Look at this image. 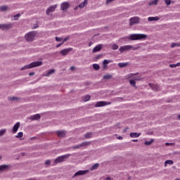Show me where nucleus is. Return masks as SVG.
Returning <instances> with one entry per match:
<instances>
[{
	"label": "nucleus",
	"instance_id": "f257e3e1",
	"mask_svg": "<svg viewBox=\"0 0 180 180\" xmlns=\"http://www.w3.org/2000/svg\"><path fill=\"white\" fill-rule=\"evenodd\" d=\"M43 64L42 61H34L32 62L31 63L25 65L23 67V70H29L30 68H34V67H40Z\"/></svg>",
	"mask_w": 180,
	"mask_h": 180
},
{
	"label": "nucleus",
	"instance_id": "f03ea898",
	"mask_svg": "<svg viewBox=\"0 0 180 180\" xmlns=\"http://www.w3.org/2000/svg\"><path fill=\"white\" fill-rule=\"evenodd\" d=\"M146 37H147V35L144 34H132L129 36L130 40H143Z\"/></svg>",
	"mask_w": 180,
	"mask_h": 180
},
{
	"label": "nucleus",
	"instance_id": "7ed1b4c3",
	"mask_svg": "<svg viewBox=\"0 0 180 180\" xmlns=\"http://www.w3.org/2000/svg\"><path fill=\"white\" fill-rule=\"evenodd\" d=\"M71 157V154H65L61 156H58L55 159V164H60V162H64L65 160L70 158Z\"/></svg>",
	"mask_w": 180,
	"mask_h": 180
},
{
	"label": "nucleus",
	"instance_id": "20e7f679",
	"mask_svg": "<svg viewBox=\"0 0 180 180\" xmlns=\"http://www.w3.org/2000/svg\"><path fill=\"white\" fill-rule=\"evenodd\" d=\"M36 37V32H30L25 35V40L27 41H33Z\"/></svg>",
	"mask_w": 180,
	"mask_h": 180
},
{
	"label": "nucleus",
	"instance_id": "39448f33",
	"mask_svg": "<svg viewBox=\"0 0 180 180\" xmlns=\"http://www.w3.org/2000/svg\"><path fill=\"white\" fill-rule=\"evenodd\" d=\"M132 49H134V47L131 45H125L123 46H121L119 49V51L120 53H124V51H129V50H131Z\"/></svg>",
	"mask_w": 180,
	"mask_h": 180
},
{
	"label": "nucleus",
	"instance_id": "423d86ee",
	"mask_svg": "<svg viewBox=\"0 0 180 180\" xmlns=\"http://www.w3.org/2000/svg\"><path fill=\"white\" fill-rule=\"evenodd\" d=\"M110 102L108 101H98L94 105L95 108H102L103 106H108V105H110Z\"/></svg>",
	"mask_w": 180,
	"mask_h": 180
},
{
	"label": "nucleus",
	"instance_id": "0eeeda50",
	"mask_svg": "<svg viewBox=\"0 0 180 180\" xmlns=\"http://www.w3.org/2000/svg\"><path fill=\"white\" fill-rule=\"evenodd\" d=\"M137 23H140V18L139 17H132L129 20L130 26H133V25H137Z\"/></svg>",
	"mask_w": 180,
	"mask_h": 180
},
{
	"label": "nucleus",
	"instance_id": "6e6552de",
	"mask_svg": "<svg viewBox=\"0 0 180 180\" xmlns=\"http://www.w3.org/2000/svg\"><path fill=\"white\" fill-rule=\"evenodd\" d=\"M57 9V4L49 6L46 10V15H50L52 12H54Z\"/></svg>",
	"mask_w": 180,
	"mask_h": 180
},
{
	"label": "nucleus",
	"instance_id": "1a4fd4ad",
	"mask_svg": "<svg viewBox=\"0 0 180 180\" xmlns=\"http://www.w3.org/2000/svg\"><path fill=\"white\" fill-rule=\"evenodd\" d=\"M89 172V170H79L74 174L75 176H79V175H85L86 174H88Z\"/></svg>",
	"mask_w": 180,
	"mask_h": 180
},
{
	"label": "nucleus",
	"instance_id": "9d476101",
	"mask_svg": "<svg viewBox=\"0 0 180 180\" xmlns=\"http://www.w3.org/2000/svg\"><path fill=\"white\" fill-rule=\"evenodd\" d=\"M11 27H12V24H0V29L1 30H6L11 29Z\"/></svg>",
	"mask_w": 180,
	"mask_h": 180
},
{
	"label": "nucleus",
	"instance_id": "9b49d317",
	"mask_svg": "<svg viewBox=\"0 0 180 180\" xmlns=\"http://www.w3.org/2000/svg\"><path fill=\"white\" fill-rule=\"evenodd\" d=\"M20 127V122L15 123L13 127L12 133L13 134H15V133H16L18 131V130L19 129Z\"/></svg>",
	"mask_w": 180,
	"mask_h": 180
},
{
	"label": "nucleus",
	"instance_id": "f8f14e48",
	"mask_svg": "<svg viewBox=\"0 0 180 180\" xmlns=\"http://www.w3.org/2000/svg\"><path fill=\"white\" fill-rule=\"evenodd\" d=\"M70 51H72V48H68V49H63L62 51H60V54L62 56H67V54H68Z\"/></svg>",
	"mask_w": 180,
	"mask_h": 180
},
{
	"label": "nucleus",
	"instance_id": "ddd939ff",
	"mask_svg": "<svg viewBox=\"0 0 180 180\" xmlns=\"http://www.w3.org/2000/svg\"><path fill=\"white\" fill-rule=\"evenodd\" d=\"M102 47H103V45L102 44H98L96 46L94 47V49H93L92 52L93 53H98V51H101V50H102Z\"/></svg>",
	"mask_w": 180,
	"mask_h": 180
},
{
	"label": "nucleus",
	"instance_id": "4468645a",
	"mask_svg": "<svg viewBox=\"0 0 180 180\" xmlns=\"http://www.w3.org/2000/svg\"><path fill=\"white\" fill-rule=\"evenodd\" d=\"M129 136L131 139H137V137H140V136H141V133L131 132Z\"/></svg>",
	"mask_w": 180,
	"mask_h": 180
},
{
	"label": "nucleus",
	"instance_id": "2eb2a0df",
	"mask_svg": "<svg viewBox=\"0 0 180 180\" xmlns=\"http://www.w3.org/2000/svg\"><path fill=\"white\" fill-rule=\"evenodd\" d=\"M70 6V4L67 3V2H64L61 4L60 8L62 9V11H67V9H68Z\"/></svg>",
	"mask_w": 180,
	"mask_h": 180
},
{
	"label": "nucleus",
	"instance_id": "dca6fc26",
	"mask_svg": "<svg viewBox=\"0 0 180 180\" xmlns=\"http://www.w3.org/2000/svg\"><path fill=\"white\" fill-rule=\"evenodd\" d=\"M56 134L58 137H65V131H57Z\"/></svg>",
	"mask_w": 180,
	"mask_h": 180
},
{
	"label": "nucleus",
	"instance_id": "f3484780",
	"mask_svg": "<svg viewBox=\"0 0 180 180\" xmlns=\"http://www.w3.org/2000/svg\"><path fill=\"white\" fill-rule=\"evenodd\" d=\"M31 120H39L40 119V114H35L34 115H31Z\"/></svg>",
	"mask_w": 180,
	"mask_h": 180
},
{
	"label": "nucleus",
	"instance_id": "a211bd4d",
	"mask_svg": "<svg viewBox=\"0 0 180 180\" xmlns=\"http://www.w3.org/2000/svg\"><path fill=\"white\" fill-rule=\"evenodd\" d=\"M86 5H88V0H84L78 7L80 8V9H82V8H84Z\"/></svg>",
	"mask_w": 180,
	"mask_h": 180
},
{
	"label": "nucleus",
	"instance_id": "6ab92c4d",
	"mask_svg": "<svg viewBox=\"0 0 180 180\" xmlns=\"http://www.w3.org/2000/svg\"><path fill=\"white\" fill-rule=\"evenodd\" d=\"M149 85L150 87H152L153 91H158V89H160V87L157 84H149Z\"/></svg>",
	"mask_w": 180,
	"mask_h": 180
},
{
	"label": "nucleus",
	"instance_id": "aec40b11",
	"mask_svg": "<svg viewBox=\"0 0 180 180\" xmlns=\"http://www.w3.org/2000/svg\"><path fill=\"white\" fill-rule=\"evenodd\" d=\"M98 168H99V163H96L90 168V171L98 169Z\"/></svg>",
	"mask_w": 180,
	"mask_h": 180
},
{
	"label": "nucleus",
	"instance_id": "412c9836",
	"mask_svg": "<svg viewBox=\"0 0 180 180\" xmlns=\"http://www.w3.org/2000/svg\"><path fill=\"white\" fill-rule=\"evenodd\" d=\"M84 146H86V143H82L79 145H77V146H74L73 148L78 149V148H81V147H84Z\"/></svg>",
	"mask_w": 180,
	"mask_h": 180
},
{
	"label": "nucleus",
	"instance_id": "4be33fe9",
	"mask_svg": "<svg viewBox=\"0 0 180 180\" xmlns=\"http://www.w3.org/2000/svg\"><path fill=\"white\" fill-rule=\"evenodd\" d=\"M127 65H129V63H118V67H120V68H123L124 67H127Z\"/></svg>",
	"mask_w": 180,
	"mask_h": 180
},
{
	"label": "nucleus",
	"instance_id": "5701e85b",
	"mask_svg": "<svg viewBox=\"0 0 180 180\" xmlns=\"http://www.w3.org/2000/svg\"><path fill=\"white\" fill-rule=\"evenodd\" d=\"M160 20V18H158V17H149L148 18V20L149 21V22H153V20Z\"/></svg>",
	"mask_w": 180,
	"mask_h": 180
},
{
	"label": "nucleus",
	"instance_id": "b1692460",
	"mask_svg": "<svg viewBox=\"0 0 180 180\" xmlns=\"http://www.w3.org/2000/svg\"><path fill=\"white\" fill-rule=\"evenodd\" d=\"M90 100H91V96L89 95H86L83 98L84 102H88V101H90Z\"/></svg>",
	"mask_w": 180,
	"mask_h": 180
},
{
	"label": "nucleus",
	"instance_id": "393cba45",
	"mask_svg": "<svg viewBox=\"0 0 180 180\" xmlns=\"http://www.w3.org/2000/svg\"><path fill=\"white\" fill-rule=\"evenodd\" d=\"M172 165V164H174V161H172V160H166L165 162V167H167V165Z\"/></svg>",
	"mask_w": 180,
	"mask_h": 180
},
{
	"label": "nucleus",
	"instance_id": "a878e982",
	"mask_svg": "<svg viewBox=\"0 0 180 180\" xmlns=\"http://www.w3.org/2000/svg\"><path fill=\"white\" fill-rule=\"evenodd\" d=\"M109 63H112V60H109L106 59L103 60V64L104 65V68L106 67V65H108V64H109Z\"/></svg>",
	"mask_w": 180,
	"mask_h": 180
},
{
	"label": "nucleus",
	"instance_id": "bb28decb",
	"mask_svg": "<svg viewBox=\"0 0 180 180\" xmlns=\"http://www.w3.org/2000/svg\"><path fill=\"white\" fill-rule=\"evenodd\" d=\"M56 72V70L51 69L48 71L46 76L49 77V75H51L52 74H54Z\"/></svg>",
	"mask_w": 180,
	"mask_h": 180
},
{
	"label": "nucleus",
	"instance_id": "cd10ccee",
	"mask_svg": "<svg viewBox=\"0 0 180 180\" xmlns=\"http://www.w3.org/2000/svg\"><path fill=\"white\" fill-rule=\"evenodd\" d=\"M154 143V139H150V141H145L146 146H150V144H153Z\"/></svg>",
	"mask_w": 180,
	"mask_h": 180
},
{
	"label": "nucleus",
	"instance_id": "c85d7f7f",
	"mask_svg": "<svg viewBox=\"0 0 180 180\" xmlns=\"http://www.w3.org/2000/svg\"><path fill=\"white\" fill-rule=\"evenodd\" d=\"M111 49L112 50H117V49H119V46L116 44H112L111 45Z\"/></svg>",
	"mask_w": 180,
	"mask_h": 180
},
{
	"label": "nucleus",
	"instance_id": "c756f323",
	"mask_svg": "<svg viewBox=\"0 0 180 180\" xmlns=\"http://www.w3.org/2000/svg\"><path fill=\"white\" fill-rule=\"evenodd\" d=\"M8 101H20V98H17V97H8Z\"/></svg>",
	"mask_w": 180,
	"mask_h": 180
},
{
	"label": "nucleus",
	"instance_id": "7c9ffc66",
	"mask_svg": "<svg viewBox=\"0 0 180 180\" xmlns=\"http://www.w3.org/2000/svg\"><path fill=\"white\" fill-rule=\"evenodd\" d=\"M84 137L86 139H91V137H92V133L91 132H88L84 135Z\"/></svg>",
	"mask_w": 180,
	"mask_h": 180
},
{
	"label": "nucleus",
	"instance_id": "2f4dec72",
	"mask_svg": "<svg viewBox=\"0 0 180 180\" xmlns=\"http://www.w3.org/2000/svg\"><path fill=\"white\" fill-rule=\"evenodd\" d=\"M6 168H8V165H1L0 166V172L4 171V169H6Z\"/></svg>",
	"mask_w": 180,
	"mask_h": 180
},
{
	"label": "nucleus",
	"instance_id": "473e14b6",
	"mask_svg": "<svg viewBox=\"0 0 180 180\" xmlns=\"http://www.w3.org/2000/svg\"><path fill=\"white\" fill-rule=\"evenodd\" d=\"M158 0H153L151 2L149 3V5L150 6H151V5H158Z\"/></svg>",
	"mask_w": 180,
	"mask_h": 180
},
{
	"label": "nucleus",
	"instance_id": "72a5a7b5",
	"mask_svg": "<svg viewBox=\"0 0 180 180\" xmlns=\"http://www.w3.org/2000/svg\"><path fill=\"white\" fill-rule=\"evenodd\" d=\"M129 84L132 86H136V80L134 79H131L129 81Z\"/></svg>",
	"mask_w": 180,
	"mask_h": 180
},
{
	"label": "nucleus",
	"instance_id": "f704fd0d",
	"mask_svg": "<svg viewBox=\"0 0 180 180\" xmlns=\"http://www.w3.org/2000/svg\"><path fill=\"white\" fill-rule=\"evenodd\" d=\"M8 9V6H2L0 7V11H1L2 12H4V11H6Z\"/></svg>",
	"mask_w": 180,
	"mask_h": 180
},
{
	"label": "nucleus",
	"instance_id": "c9c22d12",
	"mask_svg": "<svg viewBox=\"0 0 180 180\" xmlns=\"http://www.w3.org/2000/svg\"><path fill=\"white\" fill-rule=\"evenodd\" d=\"M19 18H20V14H17L15 15H13V20H18V19H19Z\"/></svg>",
	"mask_w": 180,
	"mask_h": 180
},
{
	"label": "nucleus",
	"instance_id": "e433bc0d",
	"mask_svg": "<svg viewBox=\"0 0 180 180\" xmlns=\"http://www.w3.org/2000/svg\"><path fill=\"white\" fill-rule=\"evenodd\" d=\"M93 68H94V70H99L100 66H99V65H98V64H96V63H94V64L93 65Z\"/></svg>",
	"mask_w": 180,
	"mask_h": 180
},
{
	"label": "nucleus",
	"instance_id": "4c0bfd02",
	"mask_svg": "<svg viewBox=\"0 0 180 180\" xmlns=\"http://www.w3.org/2000/svg\"><path fill=\"white\" fill-rule=\"evenodd\" d=\"M104 79H110V78H112V75H105L103 77Z\"/></svg>",
	"mask_w": 180,
	"mask_h": 180
},
{
	"label": "nucleus",
	"instance_id": "58836bf2",
	"mask_svg": "<svg viewBox=\"0 0 180 180\" xmlns=\"http://www.w3.org/2000/svg\"><path fill=\"white\" fill-rule=\"evenodd\" d=\"M23 136V132H19L17 135H16V137L18 139H20L21 137Z\"/></svg>",
	"mask_w": 180,
	"mask_h": 180
},
{
	"label": "nucleus",
	"instance_id": "ea45409f",
	"mask_svg": "<svg viewBox=\"0 0 180 180\" xmlns=\"http://www.w3.org/2000/svg\"><path fill=\"white\" fill-rule=\"evenodd\" d=\"M6 131V129H1L0 130V136H4V134H5Z\"/></svg>",
	"mask_w": 180,
	"mask_h": 180
},
{
	"label": "nucleus",
	"instance_id": "a19ab883",
	"mask_svg": "<svg viewBox=\"0 0 180 180\" xmlns=\"http://www.w3.org/2000/svg\"><path fill=\"white\" fill-rule=\"evenodd\" d=\"M46 165H50V164H51V160H48L45 162Z\"/></svg>",
	"mask_w": 180,
	"mask_h": 180
},
{
	"label": "nucleus",
	"instance_id": "79ce46f5",
	"mask_svg": "<svg viewBox=\"0 0 180 180\" xmlns=\"http://www.w3.org/2000/svg\"><path fill=\"white\" fill-rule=\"evenodd\" d=\"M165 2L167 5H171V0H165Z\"/></svg>",
	"mask_w": 180,
	"mask_h": 180
},
{
	"label": "nucleus",
	"instance_id": "37998d69",
	"mask_svg": "<svg viewBox=\"0 0 180 180\" xmlns=\"http://www.w3.org/2000/svg\"><path fill=\"white\" fill-rule=\"evenodd\" d=\"M169 67H170V68H176V64H170Z\"/></svg>",
	"mask_w": 180,
	"mask_h": 180
},
{
	"label": "nucleus",
	"instance_id": "c03bdc74",
	"mask_svg": "<svg viewBox=\"0 0 180 180\" xmlns=\"http://www.w3.org/2000/svg\"><path fill=\"white\" fill-rule=\"evenodd\" d=\"M56 41H61V40H63V39H61V37H56Z\"/></svg>",
	"mask_w": 180,
	"mask_h": 180
},
{
	"label": "nucleus",
	"instance_id": "a18cd8bd",
	"mask_svg": "<svg viewBox=\"0 0 180 180\" xmlns=\"http://www.w3.org/2000/svg\"><path fill=\"white\" fill-rule=\"evenodd\" d=\"M176 46H178L176 43H172L171 45V47L174 48V47H176Z\"/></svg>",
	"mask_w": 180,
	"mask_h": 180
},
{
	"label": "nucleus",
	"instance_id": "49530a36",
	"mask_svg": "<svg viewBox=\"0 0 180 180\" xmlns=\"http://www.w3.org/2000/svg\"><path fill=\"white\" fill-rule=\"evenodd\" d=\"M115 0H106V4H110V2H113Z\"/></svg>",
	"mask_w": 180,
	"mask_h": 180
},
{
	"label": "nucleus",
	"instance_id": "de8ad7c7",
	"mask_svg": "<svg viewBox=\"0 0 180 180\" xmlns=\"http://www.w3.org/2000/svg\"><path fill=\"white\" fill-rule=\"evenodd\" d=\"M30 77H32V75H34V72H31L29 73Z\"/></svg>",
	"mask_w": 180,
	"mask_h": 180
},
{
	"label": "nucleus",
	"instance_id": "09e8293b",
	"mask_svg": "<svg viewBox=\"0 0 180 180\" xmlns=\"http://www.w3.org/2000/svg\"><path fill=\"white\" fill-rule=\"evenodd\" d=\"M62 44H58L56 45V47L58 48V47H60V46H62Z\"/></svg>",
	"mask_w": 180,
	"mask_h": 180
},
{
	"label": "nucleus",
	"instance_id": "8fccbe9b",
	"mask_svg": "<svg viewBox=\"0 0 180 180\" xmlns=\"http://www.w3.org/2000/svg\"><path fill=\"white\" fill-rule=\"evenodd\" d=\"M117 139H118V140H123V137H122V136H119Z\"/></svg>",
	"mask_w": 180,
	"mask_h": 180
},
{
	"label": "nucleus",
	"instance_id": "3c124183",
	"mask_svg": "<svg viewBox=\"0 0 180 180\" xmlns=\"http://www.w3.org/2000/svg\"><path fill=\"white\" fill-rule=\"evenodd\" d=\"M92 44H94V43L89 42V47H91V46H92Z\"/></svg>",
	"mask_w": 180,
	"mask_h": 180
},
{
	"label": "nucleus",
	"instance_id": "603ef678",
	"mask_svg": "<svg viewBox=\"0 0 180 180\" xmlns=\"http://www.w3.org/2000/svg\"><path fill=\"white\" fill-rule=\"evenodd\" d=\"M179 65H180V63H177L176 64V67H179Z\"/></svg>",
	"mask_w": 180,
	"mask_h": 180
},
{
	"label": "nucleus",
	"instance_id": "864d4df0",
	"mask_svg": "<svg viewBox=\"0 0 180 180\" xmlns=\"http://www.w3.org/2000/svg\"><path fill=\"white\" fill-rule=\"evenodd\" d=\"M132 141H133L134 143H136V142L137 141V139H133Z\"/></svg>",
	"mask_w": 180,
	"mask_h": 180
},
{
	"label": "nucleus",
	"instance_id": "5fc2aeb1",
	"mask_svg": "<svg viewBox=\"0 0 180 180\" xmlns=\"http://www.w3.org/2000/svg\"><path fill=\"white\" fill-rule=\"evenodd\" d=\"M75 68V67L72 66V67L70 68V70H74Z\"/></svg>",
	"mask_w": 180,
	"mask_h": 180
},
{
	"label": "nucleus",
	"instance_id": "6e6d98bb",
	"mask_svg": "<svg viewBox=\"0 0 180 180\" xmlns=\"http://www.w3.org/2000/svg\"><path fill=\"white\" fill-rule=\"evenodd\" d=\"M78 9V6L75 7V11H77Z\"/></svg>",
	"mask_w": 180,
	"mask_h": 180
},
{
	"label": "nucleus",
	"instance_id": "4d7b16f0",
	"mask_svg": "<svg viewBox=\"0 0 180 180\" xmlns=\"http://www.w3.org/2000/svg\"><path fill=\"white\" fill-rule=\"evenodd\" d=\"M105 180H110V177H107Z\"/></svg>",
	"mask_w": 180,
	"mask_h": 180
},
{
	"label": "nucleus",
	"instance_id": "13d9d810",
	"mask_svg": "<svg viewBox=\"0 0 180 180\" xmlns=\"http://www.w3.org/2000/svg\"><path fill=\"white\" fill-rule=\"evenodd\" d=\"M178 119L180 120V114L178 115Z\"/></svg>",
	"mask_w": 180,
	"mask_h": 180
},
{
	"label": "nucleus",
	"instance_id": "bf43d9fd",
	"mask_svg": "<svg viewBox=\"0 0 180 180\" xmlns=\"http://www.w3.org/2000/svg\"><path fill=\"white\" fill-rule=\"evenodd\" d=\"M169 143H166V146H169Z\"/></svg>",
	"mask_w": 180,
	"mask_h": 180
},
{
	"label": "nucleus",
	"instance_id": "052dcab7",
	"mask_svg": "<svg viewBox=\"0 0 180 180\" xmlns=\"http://www.w3.org/2000/svg\"><path fill=\"white\" fill-rule=\"evenodd\" d=\"M37 27H33V29H37Z\"/></svg>",
	"mask_w": 180,
	"mask_h": 180
},
{
	"label": "nucleus",
	"instance_id": "680f3d73",
	"mask_svg": "<svg viewBox=\"0 0 180 180\" xmlns=\"http://www.w3.org/2000/svg\"><path fill=\"white\" fill-rule=\"evenodd\" d=\"M64 41H67V39H64Z\"/></svg>",
	"mask_w": 180,
	"mask_h": 180
},
{
	"label": "nucleus",
	"instance_id": "e2e57ef3",
	"mask_svg": "<svg viewBox=\"0 0 180 180\" xmlns=\"http://www.w3.org/2000/svg\"><path fill=\"white\" fill-rule=\"evenodd\" d=\"M1 158H2V156H0V160H1Z\"/></svg>",
	"mask_w": 180,
	"mask_h": 180
}]
</instances>
